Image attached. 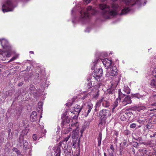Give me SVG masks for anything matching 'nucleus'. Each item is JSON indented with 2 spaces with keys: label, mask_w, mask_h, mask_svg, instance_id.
I'll list each match as a JSON object with an SVG mask.
<instances>
[{
  "label": "nucleus",
  "mask_w": 156,
  "mask_h": 156,
  "mask_svg": "<svg viewBox=\"0 0 156 156\" xmlns=\"http://www.w3.org/2000/svg\"><path fill=\"white\" fill-rule=\"evenodd\" d=\"M117 137H116L115 138V141H117L118 139H117Z\"/></svg>",
  "instance_id": "nucleus-57"
},
{
  "label": "nucleus",
  "mask_w": 156,
  "mask_h": 156,
  "mask_svg": "<svg viewBox=\"0 0 156 156\" xmlns=\"http://www.w3.org/2000/svg\"><path fill=\"white\" fill-rule=\"evenodd\" d=\"M155 136V135L154 134H153V136L151 135L150 136V137H154Z\"/></svg>",
  "instance_id": "nucleus-59"
},
{
  "label": "nucleus",
  "mask_w": 156,
  "mask_h": 156,
  "mask_svg": "<svg viewBox=\"0 0 156 156\" xmlns=\"http://www.w3.org/2000/svg\"><path fill=\"white\" fill-rule=\"evenodd\" d=\"M27 129H25L23 130L22 131V134L20 136H23V137L24 135L27 134Z\"/></svg>",
  "instance_id": "nucleus-36"
},
{
  "label": "nucleus",
  "mask_w": 156,
  "mask_h": 156,
  "mask_svg": "<svg viewBox=\"0 0 156 156\" xmlns=\"http://www.w3.org/2000/svg\"><path fill=\"white\" fill-rule=\"evenodd\" d=\"M119 101V99L118 98H117L114 101V103L112 105V111H114V109L118 106Z\"/></svg>",
  "instance_id": "nucleus-28"
},
{
  "label": "nucleus",
  "mask_w": 156,
  "mask_h": 156,
  "mask_svg": "<svg viewBox=\"0 0 156 156\" xmlns=\"http://www.w3.org/2000/svg\"><path fill=\"white\" fill-rule=\"evenodd\" d=\"M101 60L103 65L106 67L107 69H108L110 67L112 63V61L107 58H105L104 59H100Z\"/></svg>",
  "instance_id": "nucleus-13"
},
{
  "label": "nucleus",
  "mask_w": 156,
  "mask_h": 156,
  "mask_svg": "<svg viewBox=\"0 0 156 156\" xmlns=\"http://www.w3.org/2000/svg\"><path fill=\"white\" fill-rule=\"evenodd\" d=\"M68 127H67V128H65L64 130H63L62 132L63 134H66L68 133L72 130L76 129L77 128L76 127H75V126H72L71 124L70 125V124H69L68 126Z\"/></svg>",
  "instance_id": "nucleus-14"
},
{
  "label": "nucleus",
  "mask_w": 156,
  "mask_h": 156,
  "mask_svg": "<svg viewBox=\"0 0 156 156\" xmlns=\"http://www.w3.org/2000/svg\"><path fill=\"white\" fill-rule=\"evenodd\" d=\"M124 133L125 135H128L130 134V132L128 130H125Z\"/></svg>",
  "instance_id": "nucleus-41"
},
{
  "label": "nucleus",
  "mask_w": 156,
  "mask_h": 156,
  "mask_svg": "<svg viewBox=\"0 0 156 156\" xmlns=\"http://www.w3.org/2000/svg\"><path fill=\"white\" fill-rule=\"evenodd\" d=\"M137 122L140 124H143L144 123V121H143L142 120L139 119L137 121Z\"/></svg>",
  "instance_id": "nucleus-47"
},
{
  "label": "nucleus",
  "mask_w": 156,
  "mask_h": 156,
  "mask_svg": "<svg viewBox=\"0 0 156 156\" xmlns=\"http://www.w3.org/2000/svg\"><path fill=\"white\" fill-rule=\"evenodd\" d=\"M117 0H111V1L113 2H115L116 1H117Z\"/></svg>",
  "instance_id": "nucleus-58"
},
{
  "label": "nucleus",
  "mask_w": 156,
  "mask_h": 156,
  "mask_svg": "<svg viewBox=\"0 0 156 156\" xmlns=\"http://www.w3.org/2000/svg\"><path fill=\"white\" fill-rule=\"evenodd\" d=\"M153 75L154 76L155 78L152 80L150 85L156 90V68H155L153 71Z\"/></svg>",
  "instance_id": "nucleus-15"
},
{
  "label": "nucleus",
  "mask_w": 156,
  "mask_h": 156,
  "mask_svg": "<svg viewBox=\"0 0 156 156\" xmlns=\"http://www.w3.org/2000/svg\"><path fill=\"white\" fill-rule=\"evenodd\" d=\"M37 118V113L36 111H33L32 112L30 116V119L32 122L35 121Z\"/></svg>",
  "instance_id": "nucleus-21"
},
{
  "label": "nucleus",
  "mask_w": 156,
  "mask_h": 156,
  "mask_svg": "<svg viewBox=\"0 0 156 156\" xmlns=\"http://www.w3.org/2000/svg\"><path fill=\"white\" fill-rule=\"evenodd\" d=\"M38 108L40 110H42V104L41 102L39 103L38 104Z\"/></svg>",
  "instance_id": "nucleus-39"
},
{
  "label": "nucleus",
  "mask_w": 156,
  "mask_h": 156,
  "mask_svg": "<svg viewBox=\"0 0 156 156\" xmlns=\"http://www.w3.org/2000/svg\"><path fill=\"white\" fill-rule=\"evenodd\" d=\"M96 12V10L91 6L88 7L86 11L82 9L80 12L81 16L79 19V21L83 23L88 21L90 19V14L93 15Z\"/></svg>",
  "instance_id": "nucleus-2"
},
{
  "label": "nucleus",
  "mask_w": 156,
  "mask_h": 156,
  "mask_svg": "<svg viewBox=\"0 0 156 156\" xmlns=\"http://www.w3.org/2000/svg\"><path fill=\"white\" fill-rule=\"evenodd\" d=\"M2 10L4 13L12 11L14 7L10 0H7L6 2L3 4L2 7Z\"/></svg>",
  "instance_id": "nucleus-3"
},
{
  "label": "nucleus",
  "mask_w": 156,
  "mask_h": 156,
  "mask_svg": "<svg viewBox=\"0 0 156 156\" xmlns=\"http://www.w3.org/2000/svg\"><path fill=\"white\" fill-rule=\"evenodd\" d=\"M123 91L127 94H129L130 92V90L127 86H124Z\"/></svg>",
  "instance_id": "nucleus-29"
},
{
  "label": "nucleus",
  "mask_w": 156,
  "mask_h": 156,
  "mask_svg": "<svg viewBox=\"0 0 156 156\" xmlns=\"http://www.w3.org/2000/svg\"><path fill=\"white\" fill-rule=\"evenodd\" d=\"M77 118L78 116L76 115H74L73 117L71 122H70L72 126H75V127L77 128L78 127V121L77 119Z\"/></svg>",
  "instance_id": "nucleus-17"
},
{
  "label": "nucleus",
  "mask_w": 156,
  "mask_h": 156,
  "mask_svg": "<svg viewBox=\"0 0 156 156\" xmlns=\"http://www.w3.org/2000/svg\"><path fill=\"white\" fill-rule=\"evenodd\" d=\"M23 84V82H21L20 83H19L18 84V86H19V87H20V86H22Z\"/></svg>",
  "instance_id": "nucleus-50"
},
{
  "label": "nucleus",
  "mask_w": 156,
  "mask_h": 156,
  "mask_svg": "<svg viewBox=\"0 0 156 156\" xmlns=\"http://www.w3.org/2000/svg\"><path fill=\"white\" fill-rule=\"evenodd\" d=\"M66 156H72L71 154H66Z\"/></svg>",
  "instance_id": "nucleus-55"
},
{
  "label": "nucleus",
  "mask_w": 156,
  "mask_h": 156,
  "mask_svg": "<svg viewBox=\"0 0 156 156\" xmlns=\"http://www.w3.org/2000/svg\"><path fill=\"white\" fill-rule=\"evenodd\" d=\"M78 137V132L76 129L73 130L72 133V138L73 139L77 140Z\"/></svg>",
  "instance_id": "nucleus-22"
},
{
  "label": "nucleus",
  "mask_w": 156,
  "mask_h": 156,
  "mask_svg": "<svg viewBox=\"0 0 156 156\" xmlns=\"http://www.w3.org/2000/svg\"><path fill=\"white\" fill-rule=\"evenodd\" d=\"M135 139L136 140H137L139 141V142H140V141L141 140H142L141 137H138V138H137V139Z\"/></svg>",
  "instance_id": "nucleus-52"
},
{
  "label": "nucleus",
  "mask_w": 156,
  "mask_h": 156,
  "mask_svg": "<svg viewBox=\"0 0 156 156\" xmlns=\"http://www.w3.org/2000/svg\"><path fill=\"white\" fill-rule=\"evenodd\" d=\"M149 100L151 101H156V94L154 93L149 98ZM151 105L156 106V101L151 104Z\"/></svg>",
  "instance_id": "nucleus-23"
},
{
  "label": "nucleus",
  "mask_w": 156,
  "mask_h": 156,
  "mask_svg": "<svg viewBox=\"0 0 156 156\" xmlns=\"http://www.w3.org/2000/svg\"><path fill=\"white\" fill-rule=\"evenodd\" d=\"M114 135L116 137H118V132L115 131L114 132Z\"/></svg>",
  "instance_id": "nucleus-49"
},
{
  "label": "nucleus",
  "mask_w": 156,
  "mask_h": 156,
  "mask_svg": "<svg viewBox=\"0 0 156 156\" xmlns=\"http://www.w3.org/2000/svg\"><path fill=\"white\" fill-rule=\"evenodd\" d=\"M100 59L97 58L94 60V62H93L92 64V67L91 69L92 70H94L95 69V67L97 66V62L99 61H100Z\"/></svg>",
  "instance_id": "nucleus-24"
},
{
  "label": "nucleus",
  "mask_w": 156,
  "mask_h": 156,
  "mask_svg": "<svg viewBox=\"0 0 156 156\" xmlns=\"http://www.w3.org/2000/svg\"><path fill=\"white\" fill-rule=\"evenodd\" d=\"M75 22V20H73V23H74Z\"/></svg>",
  "instance_id": "nucleus-62"
},
{
  "label": "nucleus",
  "mask_w": 156,
  "mask_h": 156,
  "mask_svg": "<svg viewBox=\"0 0 156 156\" xmlns=\"http://www.w3.org/2000/svg\"><path fill=\"white\" fill-rule=\"evenodd\" d=\"M122 104L124 106H126L128 104H130L132 102L130 97L128 96H126L123 100L121 101Z\"/></svg>",
  "instance_id": "nucleus-18"
},
{
  "label": "nucleus",
  "mask_w": 156,
  "mask_h": 156,
  "mask_svg": "<svg viewBox=\"0 0 156 156\" xmlns=\"http://www.w3.org/2000/svg\"><path fill=\"white\" fill-rule=\"evenodd\" d=\"M18 156H23V155L21 154V155H19Z\"/></svg>",
  "instance_id": "nucleus-64"
},
{
  "label": "nucleus",
  "mask_w": 156,
  "mask_h": 156,
  "mask_svg": "<svg viewBox=\"0 0 156 156\" xmlns=\"http://www.w3.org/2000/svg\"><path fill=\"white\" fill-rule=\"evenodd\" d=\"M82 108V106H80L78 105H76L73 108L70 109V112L74 114L79 115Z\"/></svg>",
  "instance_id": "nucleus-10"
},
{
  "label": "nucleus",
  "mask_w": 156,
  "mask_h": 156,
  "mask_svg": "<svg viewBox=\"0 0 156 156\" xmlns=\"http://www.w3.org/2000/svg\"><path fill=\"white\" fill-rule=\"evenodd\" d=\"M102 106L103 107L105 108H108L110 106V103L108 101L103 100V101L102 102Z\"/></svg>",
  "instance_id": "nucleus-25"
},
{
  "label": "nucleus",
  "mask_w": 156,
  "mask_h": 156,
  "mask_svg": "<svg viewBox=\"0 0 156 156\" xmlns=\"http://www.w3.org/2000/svg\"><path fill=\"white\" fill-rule=\"evenodd\" d=\"M33 88H34V87H31V88H30V90H32V89H33Z\"/></svg>",
  "instance_id": "nucleus-61"
},
{
  "label": "nucleus",
  "mask_w": 156,
  "mask_h": 156,
  "mask_svg": "<svg viewBox=\"0 0 156 156\" xmlns=\"http://www.w3.org/2000/svg\"><path fill=\"white\" fill-rule=\"evenodd\" d=\"M104 99V97H101V98H100V100L97 102L95 106V109H96V108H99L100 107L101 103H102V102L103 101V100Z\"/></svg>",
  "instance_id": "nucleus-26"
},
{
  "label": "nucleus",
  "mask_w": 156,
  "mask_h": 156,
  "mask_svg": "<svg viewBox=\"0 0 156 156\" xmlns=\"http://www.w3.org/2000/svg\"><path fill=\"white\" fill-rule=\"evenodd\" d=\"M30 54H34V52L33 51H30Z\"/></svg>",
  "instance_id": "nucleus-56"
},
{
  "label": "nucleus",
  "mask_w": 156,
  "mask_h": 156,
  "mask_svg": "<svg viewBox=\"0 0 156 156\" xmlns=\"http://www.w3.org/2000/svg\"><path fill=\"white\" fill-rule=\"evenodd\" d=\"M110 148L111 150H112V151L111 152V153H109V154L111 156H112L113 155V152H114L115 151V148L113 145H110Z\"/></svg>",
  "instance_id": "nucleus-34"
},
{
  "label": "nucleus",
  "mask_w": 156,
  "mask_h": 156,
  "mask_svg": "<svg viewBox=\"0 0 156 156\" xmlns=\"http://www.w3.org/2000/svg\"><path fill=\"white\" fill-rule=\"evenodd\" d=\"M98 84L99 86H100L101 85V83H98Z\"/></svg>",
  "instance_id": "nucleus-60"
},
{
  "label": "nucleus",
  "mask_w": 156,
  "mask_h": 156,
  "mask_svg": "<svg viewBox=\"0 0 156 156\" xmlns=\"http://www.w3.org/2000/svg\"><path fill=\"white\" fill-rule=\"evenodd\" d=\"M61 143L60 142L59 145L54 146L53 148V150L54 151L53 153L55 156H60L61 152L60 149V146L61 145Z\"/></svg>",
  "instance_id": "nucleus-9"
},
{
  "label": "nucleus",
  "mask_w": 156,
  "mask_h": 156,
  "mask_svg": "<svg viewBox=\"0 0 156 156\" xmlns=\"http://www.w3.org/2000/svg\"><path fill=\"white\" fill-rule=\"evenodd\" d=\"M98 146H100L101 144V134L100 133L98 138Z\"/></svg>",
  "instance_id": "nucleus-33"
},
{
  "label": "nucleus",
  "mask_w": 156,
  "mask_h": 156,
  "mask_svg": "<svg viewBox=\"0 0 156 156\" xmlns=\"http://www.w3.org/2000/svg\"><path fill=\"white\" fill-rule=\"evenodd\" d=\"M123 2L125 4V6L122 5L113 3L111 5V7L104 4H101L99 7L102 10V13L103 17L106 19H111L118 13L119 11L121 10L120 15H122L127 14L131 9L130 7L134 4H137L139 5H144L147 2L146 0H136L135 2L132 4L130 0H119Z\"/></svg>",
  "instance_id": "nucleus-1"
},
{
  "label": "nucleus",
  "mask_w": 156,
  "mask_h": 156,
  "mask_svg": "<svg viewBox=\"0 0 156 156\" xmlns=\"http://www.w3.org/2000/svg\"><path fill=\"white\" fill-rule=\"evenodd\" d=\"M100 122H99V126L101 127L102 126H104L105 125L106 123V119H100Z\"/></svg>",
  "instance_id": "nucleus-31"
},
{
  "label": "nucleus",
  "mask_w": 156,
  "mask_h": 156,
  "mask_svg": "<svg viewBox=\"0 0 156 156\" xmlns=\"http://www.w3.org/2000/svg\"><path fill=\"white\" fill-rule=\"evenodd\" d=\"M131 112H125L120 114V119L122 121H125L126 120V117L128 115H130Z\"/></svg>",
  "instance_id": "nucleus-20"
},
{
  "label": "nucleus",
  "mask_w": 156,
  "mask_h": 156,
  "mask_svg": "<svg viewBox=\"0 0 156 156\" xmlns=\"http://www.w3.org/2000/svg\"><path fill=\"white\" fill-rule=\"evenodd\" d=\"M16 58V57L15 56L13 57L8 62H10L12 61H13L14 60H15Z\"/></svg>",
  "instance_id": "nucleus-44"
},
{
  "label": "nucleus",
  "mask_w": 156,
  "mask_h": 156,
  "mask_svg": "<svg viewBox=\"0 0 156 156\" xmlns=\"http://www.w3.org/2000/svg\"><path fill=\"white\" fill-rule=\"evenodd\" d=\"M138 146V144L136 142H134L133 143V146L135 147H136Z\"/></svg>",
  "instance_id": "nucleus-43"
},
{
  "label": "nucleus",
  "mask_w": 156,
  "mask_h": 156,
  "mask_svg": "<svg viewBox=\"0 0 156 156\" xmlns=\"http://www.w3.org/2000/svg\"><path fill=\"white\" fill-rule=\"evenodd\" d=\"M118 83L117 81H115V83L114 84H113L111 88L107 89V94H113L115 92V87L117 86Z\"/></svg>",
  "instance_id": "nucleus-19"
},
{
  "label": "nucleus",
  "mask_w": 156,
  "mask_h": 156,
  "mask_svg": "<svg viewBox=\"0 0 156 156\" xmlns=\"http://www.w3.org/2000/svg\"><path fill=\"white\" fill-rule=\"evenodd\" d=\"M93 107V105L90 102H88L87 105L86 109L85 111L84 116L87 117Z\"/></svg>",
  "instance_id": "nucleus-11"
},
{
  "label": "nucleus",
  "mask_w": 156,
  "mask_h": 156,
  "mask_svg": "<svg viewBox=\"0 0 156 156\" xmlns=\"http://www.w3.org/2000/svg\"><path fill=\"white\" fill-rule=\"evenodd\" d=\"M13 137V134L12 132H11V130L9 129L8 131V138L9 139L11 140Z\"/></svg>",
  "instance_id": "nucleus-32"
},
{
  "label": "nucleus",
  "mask_w": 156,
  "mask_h": 156,
  "mask_svg": "<svg viewBox=\"0 0 156 156\" xmlns=\"http://www.w3.org/2000/svg\"><path fill=\"white\" fill-rule=\"evenodd\" d=\"M145 143L144 140H141L140 141L139 143L141 144H144L145 145Z\"/></svg>",
  "instance_id": "nucleus-46"
},
{
  "label": "nucleus",
  "mask_w": 156,
  "mask_h": 156,
  "mask_svg": "<svg viewBox=\"0 0 156 156\" xmlns=\"http://www.w3.org/2000/svg\"><path fill=\"white\" fill-rule=\"evenodd\" d=\"M131 97L133 98H135L138 99H140L142 97L141 95L139 93H136L135 94H131Z\"/></svg>",
  "instance_id": "nucleus-30"
},
{
  "label": "nucleus",
  "mask_w": 156,
  "mask_h": 156,
  "mask_svg": "<svg viewBox=\"0 0 156 156\" xmlns=\"http://www.w3.org/2000/svg\"><path fill=\"white\" fill-rule=\"evenodd\" d=\"M0 42L3 48L6 49L10 48L11 49V46L9 45L6 40L5 39H0Z\"/></svg>",
  "instance_id": "nucleus-12"
},
{
  "label": "nucleus",
  "mask_w": 156,
  "mask_h": 156,
  "mask_svg": "<svg viewBox=\"0 0 156 156\" xmlns=\"http://www.w3.org/2000/svg\"><path fill=\"white\" fill-rule=\"evenodd\" d=\"M71 117L68 116H66L62 118V120L61 124V126L62 127H63L65 125L66 126L69 124Z\"/></svg>",
  "instance_id": "nucleus-16"
},
{
  "label": "nucleus",
  "mask_w": 156,
  "mask_h": 156,
  "mask_svg": "<svg viewBox=\"0 0 156 156\" xmlns=\"http://www.w3.org/2000/svg\"><path fill=\"white\" fill-rule=\"evenodd\" d=\"M107 54L106 52H102L101 53L100 57H105L107 56Z\"/></svg>",
  "instance_id": "nucleus-37"
},
{
  "label": "nucleus",
  "mask_w": 156,
  "mask_h": 156,
  "mask_svg": "<svg viewBox=\"0 0 156 156\" xmlns=\"http://www.w3.org/2000/svg\"><path fill=\"white\" fill-rule=\"evenodd\" d=\"M33 138L34 140H36L37 138V137L36 135L35 134H34L33 136Z\"/></svg>",
  "instance_id": "nucleus-45"
},
{
  "label": "nucleus",
  "mask_w": 156,
  "mask_h": 156,
  "mask_svg": "<svg viewBox=\"0 0 156 156\" xmlns=\"http://www.w3.org/2000/svg\"><path fill=\"white\" fill-rule=\"evenodd\" d=\"M100 119H106L108 117L111 115L110 111L108 110L103 109L99 113Z\"/></svg>",
  "instance_id": "nucleus-4"
},
{
  "label": "nucleus",
  "mask_w": 156,
  "mask_h": 156,
  "mask_svg": "<svg viewBox=\"0 0 156 156\" xmlns=\"http://www.w3.org/2000/svg\"><path fill=\"white\" fill-rule=\"evenodd\" d=\"M67 147H68V146H67L66 145L64 147V150H66V149L67 148Z\"/></svg>",
  "instance_id": "nucleus-54"
},
{
  "label": "nucleus",
  "mask_w": 156,
  "mask_h": 156,
  "mask_svg": "<svg viewBox=\"0 0 156 156\" xmlns=\"http://www.w3.org/2000/svg\"><path fill=\"white\" fill-rule=\"evenodd\" d=\"M23 139L24 138L23 136H20L19 138L18 141L19 143V145L20 146L23 145V148L24 149H26L29 148L28 146V144L27 141L26 140H24Z\"/></svg>",
  "instance_id": "nucleus-6"
},
{
  "label": "nucleus",
  "mask_w": 156,
  "mask_h": 156,
  "mask_svg": "<svg viewBox=\"0 0 156 156\" xmlns=\"http://www.w3.org/2000/svg\"><path fill=\"white\" fill-rule=\"evenodd\" d=\"M70 137V135L69 134L65 138H64V139H63L62 140V141H65L66 142H67L68 140Z\"/></svg>",
  "instance_id": "nucleus-38"
},
{
  "label": "nucleus",
  "mask_w": 156,
  "mask_h": 156,
  "mask_svg": "<svg viewBox=\"0 0 156 156\" xmlns=\"http://www.w3.org/2000/svg\"><path fill=\"white\" fill-rule=\"evenodd\" d=\"M136 126V125L135 123H133L131 124L130 125V127L131 128H134Z\"/></svg>",
  "instance_id": "nucleus-40"
},
{
  "label": "nucleus",
  "mask_w": 156,
  "mask_h": 156,
  "mask_svg": "<svg viewBox=\"0 0 156 156\" xmlns=\"http://www.w3.org/2000/svg\"><path fill=\"white\" fill-rule=\"evenodd\" d=\"M118 92L119 100L120 101H121L122 98H124L126 95L125 94H123L122 93L120 89L119 90Z\"/></svg>",
  "instance_id": "nucleus-27"
},
{
  "label": "nucleus",
  "mask_w": 156,
  "mask_h": 156,
  "mask_svg": "<svg viewBox=\"0 0 156 156\" xmlns=\"http://www.w3.org/2000/svg\"><path fill=\"white\" fill-rule=\"evenodd\" d=\"M12 150L16 153V154L18 156L19 155H21V154L20 151L17 148L14 147Z\"/></svg>",
  "instance_id": "nucleus-35"
},
{
  "label": "nucleus",
  "mask_w": 156,
  "mask_h": 156,
  "mask_svg": "<svg viewBox=\"0 0 156 156\" xmlns=\"http://www.w3.org/2000/svg\"><path fill=\"white\" fill-rule=\"evenodd\" d=\"M90 0H86L85 2L86 4H88L90 3Z\"/></svg>",
  "instance_id": "nucleus-51"
},
{
  "label": "nucleus",
  "mask_w": 156,
  "mask_h": 156,
  "mask_svg": "<svg viewBox=\"0 0 156 156\" xmlns=\"http://www.w3.org/2000/svg\"><path fill=\"white\" fill-rule=\"evenodd\" d=\"M75 8H73V9L72 10V13H73L74 11H75Z\"/></svg>",
  "instance_id": "nucleus-53"
},
{
  "label": "nucleus",
  "mask_w": 156,
  "mask_h": 156,
  "mask_svg": "<svg viewBox=\"0 0 156 156\" xmlns=\"http://www.w3.org/2000/svg\"><path fill=\"white\" fill-rule=\"evenodd\" d=\"M86 97V96L85 95L84 96H83V99L85 98Z\"/></svg>",
  "instance_id": "nucleus-63"
},
{
  "label": "nucleus",
  "mask_w": 156,
  "mask_h": 156,
  "mask_svg": "<svg viewBox=\"0 0 156 156\" xmlns=\"http://www.w3.org/2000/svg\"><path fill=\"white\" fill-rule=\"evenodd\" d=\"M4 141V138L0 136V146L2 144Z\"/></svg>",
  "instance_id": "nucleus-42"
},
{
  "label": "nucleus",
  "mask_w": 156,
  "mask_h": 156,
  "mask_svg": "<svg viewBox=\"0 0 156 156\" xmlns=\"http://www.w3.org/2000/svg\"><path fill=\"white\" fill-rule=\"evenodd\" d=\"M151 141H148L146 142H145V144H145V145H150L151 144Z\"/></svg>",
  "instance_id": "nucleus-48"
},
{
  "label": "nucleus",
  "mask_w": 156,
  "mask_h": 156,
  "mask_svg": "<svg viewBox=\"0 0 156 156\" xmlns=\"http://www.w3.org/2000/svg\"><path fill=\"white\" fill-rule=\"evenodd\" d=\"M5 49V50L3 51H0V57H10L12 54L11 49H10V48Z\"/></svg>",
  "instance_id": "nucleus-7"
},
{
  "label": "nucleus",
  "mask_w": 156,
  "mask_h": 156,
  "mask_svg": "<svg viewBox=\"0 0 156 156\" xmlns=\"http://www.w3.org/2000/svg\"><path fill=\"white\" fill-rule=\"evenodd\" d=\"M109 69L106 74V76L108 77L110 76H114L117 74V69L115 66H112L109 68Z\"/></svg>",
  "instance_id": "nucleus-5"
},
{
  "label": "nucleus",
  "mask_w": 156,
  "mask_h": 156,
  "mask_svg": "<svg viewBox=\"0 0 156 156\" xmlns=\"http://www.w3.org/2000/svg\"><path fill=\"white\" fill-rule=\"evenodd\" d=\"M94 77L97 80L98 79H99L103 75L102 69L101 68H99L94 70Z\"/></svg>",
  "instance_id": "nucleus-8"
}]
</instances>
